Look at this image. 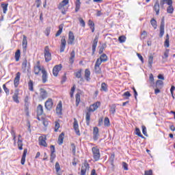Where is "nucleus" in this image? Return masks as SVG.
I'll return each instance as SVG.
<instances>
[{
	"label": "nucleus",
	"instance_id": "obj_1",
	"mask_svg": "<svg viewBox=\"0 0 175 175\" xmlns=\"http://www.w3.org/2000/svg\"><path fill=\"white\" fill-rule=\"evenodd\" d=\"M92 151L94 161H99V159H100V152H99V149L96 147H93Z\"/></svg>",
	"mask_w": 175,
	"mask_h": 175
},
{
	"label": "nucleus",
	"instance_id": "obj_2",
	"mask_svg": "<svg viewBox=\"0 0 175 175\" xmlns=\"http://www.w3.org/2000/svg\"><path fill=\"white\" fill-rule=\"evenodd\" d=\"M44 54L45 61L46 62H50V60L51 59V53H50V48H49V46L44 47Z\"/></svg>",
	"mask_w": 175,
	"mask_h": 175
},
{
	"label": "nucleus",
	"instance_id": "obj_3",
	"mask_svg": "<svg viewBox=\"0 0 175 175\" xmlns=\"http://www.w3.org/2000/svg\"><path fill=\"white\" fill-rule=\"evenodd\" d=\"M88 170H90V164H88V162L85 160L81 166V175H85V173H87Z\"/></svg>",
	"mask_w": 175,
	"mask_h": 175
},
{
	"label": "nucleus",
	"instance_id": "obj_4",
	"mask_svg": "<svg viewBox=\"0 0 175 175\" xmlns=\"http://www.w3.org/2000/svg\"><path fill=\"white\" fill-rule=\"evenodd\" d=\"M62 69V64H58L54 66L53 69V75L55 76V77H57L58 76V73H59V71Z\"/></svg>",
	"mask_w": 175,
	"mask_h": 175
},
{
	"label": "nucleus",
	"instance_id": "obj_5",
	"mask_svg": "<svg viewBox=\"0 0 175 175\" xmlns=\"http://www.w3.org/2000/svg\"><path fill=\"white\" fill-rule=\"evenodd\" d=\"M69 3V0H63L58 5V9H59V10H62V14H66V11H64V10H62V8L64 6H66V5Z\"/></svg>",
	"mask_w": 175,
	"mask_h": 175
},
{
	"label": "nucleus",
	"instance_id": "obj_6",
	"mask_svg": "<svg viewBox=\"0 0 175 175\" xmlns=\"http://www.w3.org/2000/svg\"><path fill=\"white\" fill-rule=\"evenodd\" d=\"M163 35H165V22H164V18H163L160 25L159 38H163Z\"/></svg>",
	"mask_w": 175,
	"mask_h": 175
},
{
	"label": "nucleus",
	"instance_id": "obj_7",
	"mask_svg": "<svg viewBox=\"0 0 175 175\" xmlns=\"http://www.w3.org/2000/svg\"><path fill=\"white\" fill-rule=\"evenodd\" d=\"M46 140H47L46 135L39 137L38 142L40 146H43V147H47V143L46 142Z\"/></svg>",
	"mask_w": 175,
	"mask_h": 175
},
{
	"label": "nucleus",
	"instance_id": "obj_8",
	"mask_svg": "<svg viewBox=\"0 0 175 175\" xmlns=\"http://www.w3.org/2000/svg\"><path fill=\"white\" fill-rule=\"evenodd\" d=\"M21 76V73L18 72L16 75V77L14 79V85L16 88L18 87V84H20V77Z\"/></svg>",
	"mask_w": 175,
	"mask_h": 175
},
{
	"label": "nucleus",
	"instance_id": "obj_9",
	"mask_svg": "<svg viewBox=\"0 0 175 175\" xmlns=\"http://www.w3.org/2000/svg\"><path fill=\"white\" fill-rule=\"evenodd\" d=\"M65 47H66V40H65V36H63L61 40L60 53L65 51Z\"/></svg>",
	"mask_w": 175,
	"mask_h": 175
},
{
	"label": "nucleus",
	"instance_id": "obj_10",
	"mask_svg": "<svg viewBox=\"0 0 175 175\" xmlns=\"http://www.w3.org/2000/svg\"><path fill=\"white\" fill-rule=\"evenodd\" d=\"M73 128L75 131L76 134L80 136V131L79 130V122L76 118H74Z\"/></svg>",
	"mask_w": 175,
	"mask_h": 175
},
{
	"label": "nucleus",
	"instance_id": "obj_11",
	"mask_svg": "<svg viewBox=\"0 0 175 175\" xmlns=\"http://www.w3.org/2000/svg\"><path fill=\"white\" fill-rule=\"evenodd\" d=\"M75 43V35L73 32L70 31L68 33V44H73Z\"/></svg>",
	"mask_w": 175,
	"mask_h": 175
},
{
	"label": "nucleus",
	"instance_id": "obj_12",
	"mask_svg": "<svg viewBox=\"0 0 175 175\" xmlns=\"http://www.w3.org/2000/svg\"><path fill=\"white\" fill-rule=\"evenodd\" d=\"M45 107L47 110H51L53 108V100L51 98H49L45 102Z\"/></svg>",
	"mask_w": 175,
	"mask_h": 175
},
{
	"label": "nucleus",
	"instance_id": "obj_13",
	"mask_svg": "<svg viewBox=\"0 0 175 175\" xmlns=\"http://www.w3.org/2000/svg\"><path fill=\"white\" fill-rule=\"evenodd\" d=\"M42 83L44 84L45 83L47 82V79H48L47 71H46V70L44 68H42Z\"/></svg>",
	"mask_w": 175,
	"mask_h": 175
},
{
	"label": "nucleus",
	"instance_id": "obj_14",
	"mask_svg": "<svg viewBox=\"0 0 175 175\" xmlns=\"http://www.w3.org/2000/svg\"><path fill=\"white\" fill-rule=\"evenodd\" d=\"M100 106V102H96L90 107V111H95V110L98 109V107Z\"/></svg>",
	"mask_w": 175,
	"mask_h": 175
},
{
	"label": "nucleus",
	"instance_id": "obj_15",
	"mask_svg": "<svg viewBox=\"0 0 175 175\" xmlns=\"http://www.w3.org/2000/svg\"><path fill=\"white\" fill-rule=\"evenodd\" d=\"M40 98L41 99H46L47 98V91L43 88L40 89Z\"/></svg>",
	"mask_w": 175,
	"mask_h": 175
},
{
	"label": "nucleus",
	"instance_id": "obj_16",
	"mask_svg": "<svg viewBox=\"0 0 175 175\" xmlns=\"http://www.w3.org/2000/svg\"><path fill=\"white\" fill-rule=\"evenodd\" d=\"M98 46V37H95L93 43H92V54H95L96 51V46Z\"/></svg>",
	"mask_w": 175,
	"mask_h": 175
},
{
	"label": "nucleus",
	"instance_id": "obj_17",
	"mask_svg": "<svg viewBox=\"0 0 175 175\" xmlns=\"http://www.w3.org/2000/svg\"><path fill=\"white\" fill-rule=\"evenodd\" d=\"M27 152H28V149H24L23 154L21 158V165H25V158L27 157Z\"/></svg>",
	"mask_w": 175,
	"mask_h": 175
},
{
	"label": "nucleus",
	"instance_id": "obj_18",
	"mask_svg": "<svg viewBox=\"0 0 175 175\" xmlns=\"http://www.w3.org/2000/svg\"><path fill=\"white\" fill-rule=\"evenodd\" d=\"M56 112L57 114H62V103L61 101L57 105Z\"/></svg>",
	"mask_w": 175,
	"mask_h": 175
},
{
	"label": "nucleus",
	"instance_id": "obj_19",
	"mask_svg": "<svg viewBox=\"0 0 175 175\" xmlns=\"http://www.w3.org/2000/svg\"><path fill=\"white\" fill-rule=\"evenodd\" d=\"M12 99L16 103H20V100H18V91L14 92Z\"/></svg>",
	"mask_w": 175,
	"mask_h": 175
},
{
	"label": "nucleus",
	"instance_id": "obj_20",
	"mask_svg": "<svg viewBox=\"0 0 175 175\" xmlns=\"http://www.w3.org/2000/svg\"><path fill=\"white\" fill-rule=\"evenodd\" d=\"M37 114L38 116H42L43 114V106L40 104L37 107Z\"/></svg>",
	"mask_w": 175,
	"mask_h": 175
},
{
	"label": "nucleus",
	"instance_id": "obj_21",
	"mask_svg": "<svg viewBox=\"0 0 175 175\" xmlns=\"http://www.w3.org/2000/svg\"><path fill=\"white\" fill-rule=\"evenodd\" d=\"M27 45H28V40H27V36H25V35H23V39L22 42V46L23 49H27Z\"/></svg>",
	"mask_w": 175,
	"mask_h": 175
},
{
	"label": "nucleus",
	"instance_id": "obj_22",
	"mask_svg": "<svg viewBox=\"0 0 175 175\" xmlns=\"http://www.w3.org/2000/svg\"><path fill=\"white\" fill-rule=\"evenodd\" d=\"M90 76H91V72L90 71V70L86 69L85 70V77L87 81H90V80H91V78H90Z\"/></svg>",
	"mask_w": 175,
	"mask_h": 175
},
{
	"label": "nucleus",
	"instance_id": "obj_23",
	"mask_svg": "<svg viewBox=\"0 0 175 175\" xmlns=\"http://www.w3.org/2000/svg\"><path fill=\"white\" fill-rule=\"evenodd\" d=\"M154 9L156 12V14L158 16V14H159V1H157L155 2Z\"/></svg>",
	"mask_w": 175,
	"mask_h": 175
},
{
	"label": "nucleus",
	"instance_id": "obj_24",
	"mask_svg": "<svg viewBox=\"0 0 175 175\" xmlns=\"http://www.w3.org/2000/svg\"><path fill=\"white\" fill-rule=\"evenodd\" d=\"M116 107H117V105H116V104H113L110 106L109 113L111 114H113V116H114V114H116Z\"/></svg>",
	"mask_w": 175,
	"mask_h": 175
},
{
	"label": "nucleus",
	"instance_id": "obj_25",
	"mask_svg": "<svg viewBox=\"0 0 175 175\" xmlns=\"http://www.w3.org/2000/svg\"><path fill=\"white\" fill-rule=\"evenodd\" d=\"M20 57H21V52L19 49H18L15 53V59L16 62H18V61H20Z\"/></svg>",
	"mask_w": 175,
	"mask_h": 175
},
{
	"label": "nucleus",
	"instance_id": "obj_26",
	"mask_svg": "<svg viewBox=\"0 0 175 175\" xmlns=\"http://www.w3.org/2000/svg\"><path fill=\"white\" fill-rule=\"evenodd\" d=\"M8 5H9L8 3H2L1 5L4 14H6V12H8Z\"/></svg>",
	"mask_w": 175,
	"mask_h": 175
},
{
	"label": "nucleus",
	"instance_id": "obj_27",
	"mask_svg": "<svg viewBox=\"0 0 175 175\" xmlns=\"http://www.w3.org/2000/svg\"><path fill=\"white\" fill-rule=\"evenodd\" d=\"M153 59H154V56H152V55H150L148 57V67L150 68V69L152 68Z\"/></svg>",
	"mask_w": 175,
	"mask_h": 175
},
{
	"label": "nucleus",
	"instance_id": "obj_28",
	"mask_svg": "<svg viewBox=\"0 0 175 175\" xmlns=\"http://www.w3.org/2000/svg\"><path fill=\"white\" fill-rule=\"evenodd\" d=\"M64 136H65V134L64 133H62L59 135V138H58V144H59V146H61V144H62V143H64Z\"/></svg>",
	"mask_w": 175,
	"mask_h": 175
},
{
	"label": "nucleus",
	"instance_id": "obj_29",
	"mask_svg": "<svg viewBox=\"0 0 175 175\" xmlns=\"http://www.w3.org/2000/svg\"><path fill=\"white\" fill-rule=\"evenodd\" d=\"M43 68H40V66H36L34 67V73L35 75H39L40 72H42Z\"/></svg>",
	"mask_w": 175,
	"mask_h": 175
},
{
	"label": "nucleus",
	"instance_id": "obj_30",
	"mask_svg": "<svg viewBox=\"0 0 175 175\" xmlns=\"http://www.w3.org/2000/svg\"><path fill=\"white\" fill-rule=\"evenodd\" d=\"M75 51H72L70 53V64H73V62H75Z\"/></svg>",
	"mask_w": 175,
	"mask_h": 175
},
{
	"label": "nucleus",
	"instance_id": "obj_31",
	"mask_svg": "<svg viewBox=\"0 0 175 175\" xmlns=\"http://www.w3.org/2000/svg\"><path fill=\"white\" fill-rule=\"evenodd\" d=\"M100 61H102L103 62H106L107 61V55L105 53H103V55H101L100 56V58H98Z\"/></svg>",
	"mask_w": 175,
	"mask_h": 175
},
{
	"label": "nucleus",
	"instance_id": "obj_32",
	"mask_svg": "<svg viewBox=\"0 0 175 175\" xmlns=\"http://www.w3.org/2000/svg\"><path fill=\"white\" fill-rule=\"evenodd\" d=\"M150 24L152 27H153L154 29H157V27H158V25H157V21L154 18L151 19Z\"/></svg>",
	"mask_w": 175,
	"mask_h": 175
},
{
	"label": "nucleus",
	"instance_id": "obj_33",
	"mask_svg": "<svg viewBox=\"0 0 175 175\" xmlns=\"http://www.w3.org/2000/svg\"><path fill=\"white\" fill-rule=\"evenodd\" d=\"M170 37H169V34L166 35V39L164 42V46L165 47H169L170 46V41H169Z\"/></svg>",
	"mask_w": 175,
	"mask_h": 175
},
{
	"label": "nucleus",
	"instance_id": "obj_34",
	"mask_svg": "<svg viewBox=\"0 0 175 175\" xmlns=\"http://www.w3.org/2000/svg\"><path fill=\"white\" fill-rule=\"evenodd\" d=\"M135 135H137L139 137H142V139H144V136L142 135V133L140 132V129L139 128L135 129Z\"/></svg>",
	"mask_w": 175,
	"mask_h": 175
},
{
	"label": "nucleus",
	"instance_id": "obj_35",
	"mask_svg": "<svg viewBox=\"0 0 175 175\" xmlns=\"http://www.w3.org/2000/svg\"><path fill=\"white\" fill-rule=\"evenodd\" d=\"M90 120H91V113H86V124L87 125H90Z\"/></svg>",
	"mask_w": 175,
	"mask_h": 175
},
{
	"label": "nucleus",
	"instance_id": "obj_36",
	"mask_svg": "<svg viewBox=\"0 0 175 175\" xmlns=\"http://www.w3.org/2000/svg\"><path fill=\"white\" fill-rule=\"evenodd\" d=\"M173 12H174V8H173V5H169L167 8V13L172 14Z\"/></svg>",
	"mask_w": 175,
	"mask_h": 175
},
{
	"label": "nucleus",
	"instance_id": "obj_37",
	"mask_svg": "<svg viewBox=\"0 0 175 175\" xmlns=\"http://www.w3.org/2000/svg\"><path fill=\"white\" fill-rule=\"evenodd\" d=\"M147 38V31H143L141 32V37L140 39L142 40H144V39H146Z\"/></svg>",
	"mask_w": 175,
	"mask_h": 175
},
{
	"label": "nucleus",
	"instance_id": "obj_38",
	"mask_svg": "<svg viewBox=\"0 0 175 175\" xmlns=\"http://www.w3.org/2000/svg\"><path fill=\"white\" fill-rule=\"evenodd\" d=\"M27 59H25L22 63V69L23 72H25V70H27Z\"/></svg>",
	"mask_w": 175,
	"mask_h": 175
},
{
	"label": "nucleus",
	"instance_id": "obj_39",
	"mask_svg": "<svg viewBox=\"0 0 175 175\" xmlns=\"http://www.w3.org/2000/svg\"><path fill=\"white\" fill-rule=\"evenodd\" d=\"M28 87L29 91H33V81L32 80H30L28 83Z\"/></svg>",
	"mask_w": 175,
	"mask_h": 175
},
{
	"label": "nucleus",
	"instance_id": "obj_40",
	"mask_svg": "<svg viewBox=\"0 0 175 175\" xmlns=\"http://www.w3.org/2000/svg\"><path fill=\"white\" fill-rule=\"evenodd\" d=\"M62 29H63L62 25H60L59 26V30L57 31V33L55 34L56 37L59 36V35H61V33H62Z\"/></svg>",
	"mask_w": 175,
	"mask_h": 175
},
{
	"label": "nucleus",
	"instance_id": "obj_41",
	"mask_svg": "<svg viewBox=\"0 0 175 175\" xmlns=\"http://www.w3.org/2000/svg\"><path fill=\"white\" fill-rule=\"evenodd\" d=\"M101 90L104 91L105 92H107V85L106 83H103L101 84Z\"/></svg>",
	"mask_w": 175,
	"mask_h": 175
},
{
	"label": "nucleus",
	"instance_id": "obj_42",
	"mask_svg": "<svg viewBox=\"0 0 175 175\" xmlns=\"http://www.w3.org/2000/svg\"><path fill=\"white\" fill-rule=\"evenodd\" d=\"M104 125L105 126H110V120L109 118H105L104 120Z\"/></svg>",
	"mask_w": 175,
	"mask_h": 175
},
{
	"label": "nucleus",
	"instance_id": "obj_43",
	"mask_svg": "<svg viewBox=\"0 0 175 175\" xmlns=\"http://www.w3.org/2000/svg\"><path fill=\"white\" fill-rule=\"evenodd\" d=\"M94 72L95 73H97L98 75H99L102 72L100 70V66H94Z\"/></svg>",
	"mask_w": 175,
	"mask_h": 175
},
{
	"label": "nucleus",
	"instance_id": "obj_44",
	"mask_svg": "<svg viewBox=\"0 0 175 175\" xmlns=\"http://www.w3.org/2000/svg\"><path fill=\"white\" fill-rule=\"evenodd\" d=\"M75 98H76V106H79V104L80 103V94H77L75 95Z\"/></svg>",
	"mask_w": 175,
	"mask_h": 175
},
{
	"label": "nucleus",
	"instance_id": "obj_45",
	"mask_svg": "<svg viewBox=\"0 0 175 175\" xmlns=\"http://www.w3.org/2000/svg\"><path fill=\"white\" fill-rule=\"evenodd\" d=\"M81 5V2L77 1H76V8H75V12H79L80 10V5Z\"/></svg>",
	"mask_w": 175,
	"mask_h": 175
},
{
	"label": "nucleus",
	"instance_id": "obj_46",
	"mask_svg": "<svg viewBox=\"0 0 175 175\" xmlns=\"http://www.w3.org/2000/svg\"><path fill=\"white\" fill-rule=\"evenodd\" d=\"M18 150H23V140L18 139Z\"/></svg>",
	"mask_w": 175,
	"mask_h": 175
},
{
	"label": "nucleus",
	"instance_id": "obj_47",
	"mask_svg": "<svg viewBox=\"0 0 175 175\" xmlns=\"http://www.w3.org/2000/svg\"><path fill=\"white\" fill-rule=\"evenodd\" d=\"M120 43H124L126 40V38L124 36H120L118 38Z\"/></svg>",
	"mask_w": 175,
	"mask_h": 175
},
{
	"label": "nucleus",
	"instance_id": "obj_48",
	"mask_svg": "<svg viewBox=\"0 0 175 175\" xmlns=\"http://www.w3.org/2000/svg\"><path fill=\"white\" fill-rule=\"evenodd\" d=\"M71 150L73 155H76V145L71 144Z\"/></svg>",
	"mask_w": 175,
	"mask_h": 175
},
{
	"label": "nucleus",
	"instance_id": "obj_49",
	"mask_svg": "<svg viewBox=\"0 0 175 175\" xmlns=\"http://www.w3.org/2000/svg\"><path fill=\"white\" fill-rule=\"evenodd\" d=\"M81 70H79L77 72H75V77L77 79H81Z\"/></svg>",
	"mask_w": 175,
	"mask_h": 175
},
{
	"label": "nucleus",
	"instance_id": "obj_50",
	"mask_svg": "<svg viewBox=\"0 0 175 175\" xmlns=\"http://www.w3.org/2000/svg\"><path fill=\"white\" fill-rule=\"evenodd\" d=\"M131 94L129 92H126L122 94V96H124L126 99H129V96H131Z\"/></svg>",
	"mask_w": 175,
	"mask_h": 175
},
{
	"label": "nucleus",
	"instance_id": "obj_51",
	"mask_svg": "<svg viewBox=\"0 0 175 175\" xmlns=\"http://www.w3.org/2000/svg\"><path fill=\"white\" fill-rule=\"evenodd\" d=\"M116 157V156L114 155V154H112L110 157H109V161L111 162V165H113L114 163V158Z\"/></svg>",
	"mask_w": 175,
	"mask_h": 175
},
{
	"label": "nucleus",
	"instance_id": "obj_52",
	"mask_svg": "<svg viewBox=\"0 0 175 175\" xmlns=\"http://www.w3.org/2000/svg\"><path fill=\"white\" fill-rule=\"evenodd\" d=\"M55 167V170H56L57 173H58V172H59V170H61V167L59 166V163L56 162Z\"/></svg>",
	"mask_w": 175,
	"mask_h": 175
},
{
	"label": "nucleus",
	"instance_id": "obj_53",
	"mask_svg": "<svg viewBox=\"0 0 175 175\" xmlns=\"http://www.w3.org/2000/svg\"><path fill=\"white\" fill-rule=\"evenodd\" d=\"M58 129H59V123L55 122V132H58Z\"/></svg>",
	"mask_w": 175,
	"mask_h": 175
},
{
	"label": "nucleus",
	"instance_id": "obj_54",
	"mask_svg": "<svg viewBox=\"0 0 175 175\" xmlns=\"http://www.w3.org/2000/svg\"><path fill=\"white\" fill-rule=\"evenodd\" d=\"M102 62H103L100 60V59L98 58L96 62L95 66H100V65H102Z\"/></svg>",
	"mask_w": 175,
	"mask_h": 175
},
{
	"label": "nucleus",
	"instance_id": "obj_55",
	"mask_svg": "<svg viewBox=\"0 0 175 175\" xmlns=\"http://www.w3.org/2000/svg\"><path fill=\"white\" fill-rule=\"evenodd\" d=\"M51 31V27H49L46 28L45 34L46 35V36H49V35H50Z\"/></svg>",
	"mask_w": 175,
	"mask_h": 175
},
{
	"label": "nucleus",
	"instance_id": "obj_56",
	"mask_svg": "<svg viewBox=\"0 0 175 175\" xmlns=\"http://www.w3.org/2000/svg\"><path fill=\"white\" fill-rule=\"evenodd\" d=\"M142 133L144 136H148L147 135V128H146V126H142Z\"/></svg>",
	"mask_w": 175,
	"mask_h": 175
},
{
	"label": "nucleus",
	"instance_id": "obj_57",
	"mask_svg": "<svg viewBox=\"0 0 175 175\" xmlns=\"http://www.w3.org/2000/svg\"><path fill=\"white\" fill-rule=\"evenodd\" d=\"M25 106H28L29 103V97L28 96H27L25 98Z\"/></svg>",
	"mask_w": 175,
	"mask_h": 175
},
{
	"label": "nucleus",
	"instance_id": "obj_58",
	"mask_svg": "<svg viewBox=\"0 0 175 175\" xmlns=\"http://www.w3.org/2000/svg\"><path fill=\"white\" fill-rule=\"evenodd\" d=\"M3 88L5 91V92L6 93L7 95H9V93H10V90L8 88H6V85L5 84H3Z\"/></svg>",
	"mask_w": 175,
	"mask_h": 175
},
{
	"label": "nucleus",
	"instance_id": "obj_59",
	"mask_svg": "<svg viewBox=\"0 0 175 175\" xmlns=\"http://www.w3.org/2000/svg\"><path fill=\"white\" fill-rule=\"evenodd\" d=\"M55 159V154L54 153H51V159L50 161L51 162V163H53L54 162V160Z\"/></svg>",
	"mask_w": 175,
	"mask_h": 175
},
{
	"label": "nucleus",
	"instance_id": "obj_60",
	"mask_svg": "<svg viewBox=\"0 0 175 175\" xmlns=\"http://www.w3.org/2000/svg\"><path fill=\"white\" fill-rule=\"evenodd\" d=\"M149 81L151 83V84H154V75H152V74L150 75Z\"/></svg>",
	"mask_w": 175,
	"mask_h": 175
},
{
	"label": "nucleus",
	"instance_id": "obj_61",
	"mask_svg": "<svg viewBox=\"0 0 175 175\" xmlns=\"http://www.w3.org/2000/svg\"><path fill=\"white\" fill-rule=\"evenodd\" d=\"M122 165L124 170H128V164L126 163L122 162Z\"/></svg>",
	"mask_w": 175,
	"mask_h": 175
},
{
	"label": "nucleus",
	"instance_id": "obj_62",
	"mask_svg": "<svg viewBox=\"0 0 175 175\" xmlns=\"http://www.w3.org/2000/svg\"><path fill=\"white\" fill-rule=\"evenodd\" d=\"M79 23L81 25L82 27H85V22H84V20L83 18H79Z\"/></svg>",
	"mask_w": 175,
	"mask_h": 175
},
{
	"label": "nucleus",
	"instance_id": "obj_63",
	"mask_svg": "<svg viewBox=\"0 0 175 175\" xmlns=\"http://www.w3.org/2000/svg\"><path fill=\"white\" fill-rule=\"evenodd\" d=\"M103 50H105V45L103 44L101 46H100L98 53L102 54V53H103Z\"/></svg>",
	"mask_w": 175,
	"mask_h": 175
},
{
	"label": "nucleus",
	"instance_id": "obj_64",
	"mask_svg": "<svg viewBox=\"0 0 175 175\" xmlns=\"http://www.w3.org/2000/svg\"><path fill=\"white\" fill-rule=\"evenodd\" d=\"M145 175H152V170L145 171Z\"/></svg>",
	"mask_w": 175,
	"mask_h": 175
}]
</instances>
